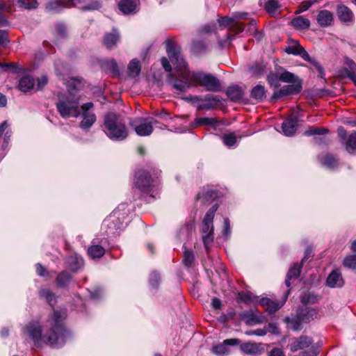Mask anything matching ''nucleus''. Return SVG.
Masks as SVG:
<instances>
[{
  "mask_svg": "<svg viewBox=\"0 0 356 356\" xmlns=\"http://www.w3.org/2000/svg\"><path fill=\"white\" fill-rule=\"evenodd\" d=\"M65 317V311L55 310L44 325L35 321L26 324L22 328V336L31 340L37 348H42L45 346L60 348L65 343L69 335L62 323Z\"/></svg>",
  "mask_w": 356,
  "mask_h": 356,
  "instance_id": "f257e3e1",
  "label": "nucleus"
},
{
  "mask_svg": "<svg viewBox=\"0 0 356 356\" xmlns=\"http://www.w3.org/2000/svg\"><path fill=\"white\" fill-rule=\"evenodd\" d=\"M166 51L170 61L175 66L176 71L175 74H170L168 77V81L172 84L174 88L185 91L193 86L200 85L206 88L207 90H218L220 83L215 76L202 72H191L188 70L179 50L177 49L172 42H167Z\"/></svg>",
  "mask_w": 356,
  "mask_h": 356,
  "instance_id": "f03ea898",
  "label": "nucleus"
},
{
  "mask_svg": "<svg viewBox=\"0 0 356 356\" xmlns=\"http://www.w3.org/2000/svg\"><path fill=\"white\" fill-rule=\"evenodd\" d=\"M77 92V86L73 83V88L69 87L65 92L58 95L56 106L62 118H77L80 115L81 96Z\"/></svg>",
  "mask_w": 356,
  "mask_h": 356,
  "instance_id": "7ed1b4c3",
  "label": "nucleus"
},
{
  "mask_svg": "<svg viewBox=\"0 0 356 356\" xmlns=\"http://www.w3.org/2000/svg\"><path fill=\"white\" fill-rule=\"evenodd\" d=\"M104 131L106 136L113 140H122L128 136V131L122 117L114 113L105 115Z\"/></svg>",
  "mask_w": 356,
  "mask_h": 356,
  "instance_id": "20e7f679",
  "label": "nucleus"
},
{
  "mask_svg": "<svg viewBox=\"0 0 356 356\" xmlns=\"http://www.w3.org/2000/svg\"><path fill=\"white\" fill-rule=\"evenodd\" d=\"M217 209V204L213 205L207 212L201 225L202 241L206 249H208L209 245L213 241L214 227L213 220Z\"/></svg>",
  "mask_w": 356,
  "mask_h": 356,
  "instance_id": "39448f33",
  "label": "nucleus"
},
{
  "mask_svg": "<svg viewBox=\"0 0 356 356\" xmlns=\"http://www.w3.org/2000/svg\"><path fill=\"white\" fill-rule=\"evenodd\" d=\"M197 110H211L218 106L220 98L218 95H207L204 97L200 96H191L187 98Z\"/></svg>",
  "mask_w": 356,
  "mask_h": 356,
  "instance_id": "423d86ee",
  "label": "nucleus"
},
{
  "mask_svg": "<svg viewBox=\"0 0 356 356\" xmlns=\"http://www.w3.org/2000/svg\"><path fill=\"white\" fill-rule=\"evenodd\" d=\"M94 105L92 102H87L81 106L80 115L81 120L79 127L83 131H88L95 124L97 117L92 111Z\"/></svg>",
  "mask_w": 356,
  "mask_h": 356,
  "instance_id": "0eeeda50",
  "label": "nucleus"
},
{
  "mask_svg": "<svg viewBox=\"0 0 356 356\" xmlns=\"http://www.w3.org/2000/svg\"><path fill=\"white\" fill-rule=\"evenodd\" d=\"M286 52L289 54L300 56L305 60H307L314 65L321 74L323 73V67L320 63L315 58L310 57L305 49L299 44L295 43L289 45L286 48Z\"/></svg>",
  "mask_w": 356,
  "mask_h": 356,
  "instance_id": "6e6552de",
  "label": "nucleus"
},
{
  "mask_svg": "<svg viewBox=\"0 0 356 356\" xmlns=\"http://www.w3.org/2000/svg\"><path fill=\"white\" fill-rule=\"evenodd\" d=\"M136 186L144 193H150L154 186L149 173L143 170L136 174Z\"/></svg>",
  "mask_w": 356,
  "mask_h": 356,
  "instance_id": "1a4fd4ad",
  "label": "nucleus"
},
{
  "mask_svg": "<svg viewBox=\"0 0 356 356\" xmlns=\"http://www.w3.org/2000/svg\"><path fill=\"white\" fill-rule=\"evenodd\" d=\"M289 83L290 84L284 86L279 90L275 92L272 98L277 99L283 96L298 94L301 91L302 81L300 80H296V81Z\"/></svg>",
  "mask_w": 356,
  "mask_h": 356,
  "instance_id": "9d476101",
  "label": "nucleus"
},
{
  "mask_svg": "<svg viewBox=\"0 0 356 356\" xmlns=\"http://www.w3.org/2000/svg\"><path fill=\"white\" fill-rule=\"evenodd\" d=\"M82 2L83 0H52L47 3L46 9L50 12H57L63 7L75 6Z\"/></svg>",
  "mask_w": 356,
  "mask_h": 356,
  "instance_id": "9b49d317",
  "label": "nucleus"
},
{
  "mask_svg": "<svg viewBox=\"0 0 356 356\" xmlns=\"http://www.w3.org/2000/svg\"><path fill=\"white\" fill-rule=\"evenodd\" d=\"M156 123L157 121L153 119H140L139 123L135 125L136 133L140 136H149L153 131L152 125Z\"/></svg>",
  "mask_w": 356,
  "mask_h": 356,
  "instance_id": "f8f14e48",
  "label": "nucleus"
},
{
  "mask_svg": "<svg viewBox=\"0 0 356 356\" xmlns=\"http://www.w3.org/2000/svg\"><path fill=\"white\" fill-rule=\"evenodd\" d=\"M239 343L240 340L237 339H225L222 343L214 346L212 348V352L218 356H226L230 353L227 346H236L239 344Z\"/></svg>",
  "mask_w": 356,
  "mask_h": 356,
  "instance_id": "ddd939ff",
  "label": "nucleus"
},
{
  "mask_svg": "<svg viewBox=\"0 0 356 356\" xmlns=\"http://www.w3.org/2000/svg\"><path fill=\"white\" fill-rule=\"evenodd\" d=\"M298 109L293 110L291 118L289 120L282 123V129L283 134L285 136H291L296 132L298 126Z\"/></svg>",
  "mask_w": 356,
  "mask_h": 356,
  "instance_id": "4468645a",
  "label": "nucleus"
},
{
  "mask_svg": "<svg viewBox=\"0 0 356 356\" xmlns=\"http://www.w3.org/2000/svg\"><path fill=\"white\" fill-rule=\"evenodd\" d=\"M139 0H121L118 3L120 10L124 15L134 14L138 11Z\"/></svg>",
  "mask_w": 356,
  "mask_h": 356,
  "instance_id": "2eb2a0df",
  "label": "nucleus"
},
{
  "mask_svg": "<svg viewBox=\"0 0 356 356\" xmlns=\"http://www.w3.org/2000/svg\"><path fill=\"white\" fill-rule=\"evenodd\" d=\"M218 24L220 26H228L236 33H239L244 29L243 24L236 21L234 17H222L218 20Z\"/></svg>",
  "mask_w": 356,
  "mask_h": 356,
  "instance_id": "dca6fc26",
  "label": "nucleus"
},
{
  "mask_svg": "<svg viewBox=\"0 0 356 356\" xmlns=\"http://www.w3.org/2000/svg\"><path fill=\"white\" fill-rule=\"evenodd\" d=\"M289 293V291H288L285 293V295L283 298V300L280 302L272 301L271 300H270L268 298H264L261 299L260 304L262 306H264V307H266V309L269 313H274L276 311H277L279 309H280L281 307L284 304L285 301L287 299Z\"/></svg>",
  "mask_w": 356,
  "mask_h": 356,
  "instance_id": "f3484780",
  "label": "nucleus"
},
{
  "mask_svg": "<svg viewBox=\"0 0 356 356\" xmlns=\"http://www.w3.org/2000/svg\"><path fill=\"white\" fill-rule=\"evenodd\" d=\"M241 350L245 354L257 355L264 352V347L261 343L247 342L241 346Z\"/></svg>",
  "mask_w": 356,
  "mask_h": 356,
  "instance_id": "a211bd4d",
  "label": "nucleus"
},
{
  "mask_svg": "<svg viewBox=\"0 0 356 356\" xmlns=\"http://www.w3.org/2000/svg\"><path fill=\"white\" fill-rule=\"evenodd\" d=\"M326 284L331 288L341 287L343 280L341 273L337 270H333L327 277Z\"/></svg>",
  "mask_w": 356,
  "mask_h": 356,
  "instance_id": "6ab92c4d",
  "label": "nucleus"
},
{
  "mask_svg": "<svg viewBox=\"0 0 356 356\" xmlns=\"http://www.w3.org/2000/svg\"><path fill=\"white\" fill-rule=\"evenodd\" d=\"M312 343V339L307 336H302L299 339L293 341L291 345V351H297L309 347Z\"/></svg>",
  "mask_w": 356,
  "mask_h": 356,
  "instance_id": "aec40b11",
  "label": "nucleus"
},
{
  "mask_svg": "<svg viewBox=\"0 0 356 356\" xmlns=\"http://www.w3.org/2000/svg\"><path fill=\"white\" fill-rule=\"evenodd\" d=\"M316 19L321 26L326 27L331 25L333 15L330 11L323 10L318 13Z\"/></svg>",
  "mask_w": 356,
  "mask_h": 356,
  "instance_id": "412c9836",
  "label": "nucleus"
},
{
  "mask_svg": "<svg viewBox=\"0 0 356 356\" xmlns=\"http://www.w3.org/2000/svg\"><path fill=\"white\" fill-rule=\"evenodd\" d=\"M119 40V33L116 30L113 29L111 33H108L105 35L104 43L107 48L112 49L115 47Z\"/></svg>",
  "mask_w": 356,
  "mask_h": 356,
  "instance_id": "4be33fe9",
  "label": "nucleus"
},
{
  "mask_svg": "<svg viewBox=\"0 0 356 356\" xmlns=\"http://www.w3.org/2000/svg\"><path fill=\"white\" fill-rule=\"evenodd\" d=\"M337 15L339 19L344 22L348 23L353 21V14L352 11L345 6H339L337 8Z\"/></svg>",
  "mask_w": 356,
  "mask_h": 356,
  "instance_id": "5701e85b",
  "label": "nucleus"
},
{
  "mask_svg": "<svg viewBox=\"0 0 356 356\" xmlns=\"http://www.w3.org/2000/svg\"><path fill=\"white\" fill-rule=\"evenodd\" d=\"M67 264L71 270L76 271L83 266V261L81 257L75 254L68 257Z\"/></svg>",
  "mask_w": 356,
  "mask_h": 356,
  "instance_id": "b1692460",
  "label": "nucleus"
},
{
  "mask_svg": "<svg viewBox=\"0 0 356 356\" xmlns=\"http://www.w3.org/2000/svg\"><path fill=\"white\" fill-rule=\"evenodd\" d=\"M226 94L232 101H238L243 98V91L238 86H232L227 89Z\"/></svg>",
  "mask_w": 356,
  "mask_h": 356,
  "instance_id": "393cba45",
  "label": "nucleus"
},
{
  "mask_svg": "<svg viewBox=\"0 0 356 356\" xmlns=\"http://www.w3.org/2000/svg\"><path fill=\"white\" fill-rule=\"evenodd\" d=\"M35 84L34 79L29 75L23 76L19 82V89L24 92H26L33 89Z\"/></svg>",
  "mask_w": 356,
  "mask_h": 356,
  "instance_id": "a878e982",
  "label": "nucleus"
},
{
  "mask_svg": "<svg viewBox=\"0 0 356 356\" xmlns=\"http://www.w3.org/2000/svg\"><path fill=\"white\" fill-rule=\"evenodd\" d=\"M290 24L296 29L303 30L307 29L310 26V22L307 18L302 16H298L293 18Z\"/></svg>",
  "mask_w": 356,
  "mask_h": 356,
  "instance_id": "bb28decb",
  "label": "nucleus"
},
{
  "mask_svg": "<svg viewBox=\"0 0 356 356\" xmlns=\"http://www.w3.org/2000/svg\"><path fill=\"white\" fill-rule=\"evenodd\" d=\"M88 253L92 259L100 258L104 253V248L99 245H96L94 241L92 242V245L88 249Z\"/></svg>",
  "mask_w": 356,
  "mask_h": 356,
  "instance_id": "cd10ccee",
  "label": "nucleus"
},
{
  "mask_svg": "<svg viewBox=\"0 0 356 356\" xmlns=\"http://www.w3.org/2000/svg\"><path fill=\"white\" fill-rule=\"evenodd\" d=\"M264 7L267 13L272 17H277L280 14V6L275 0L266 1Z\"/></svg>",
  "mask_w": 356,
  "mask_h": 356,
  "instance_id": "c85d7f7f",
  "label": "nucleus"
},
{
  "mask_svg": "<svg viewBox=\"0 0 356 356\" xmlns=\"http://www.w3.org/2000/svg\"><path fill=\"white\" fill-rule=\"evenodd\" d=\"M141 70L140 62L137 59H133L128 65V73L129 76L136 77L139 75Z\"/></svg>",
  "mask_w": 356,
  "mask_h": 356,
  "instance_id": "c756f323",
  "label": "nucleus"
},
{
  "mask_svg": "<svg viewBox=\"0 0 356 356\" xmlns=\"http://www.w3.org/2000/svg\"><path fill=\"white\" fill-rule=\"evenodd\" d=\"M286 322L289 324V327L293 330H300L302 328V323H305L300 318V314L298 313V316L295 318H286Z\"/></svg>",
  "mask_w": 356,
  "mask_h": 356,
  "instance_id": "7c9ffc66",
  "label": "nucleus"
},
{
  "mask_svg": "<svg viewBox=\"0 0 356 356\" xmlns=\"http://www.w3.org/2000/svg\"><path fill=\"white\" fill-rule=\"evenodd\" d=\"M301 270V265L298 264H295L293 267H291L287 273V277L285 281V284L286 286H290L291 283L289 280L292 278H297L300 275Z\"/></svg>",
  "mask_w": 356,
  "mask_h": 356,
  "instance_id": "2f4dec72",
  "label": "nucleus"
},
{
  "mask_svg": "<svg viewBox=\"0 0 356 356\" xmlns=\"http://www.w3.org/2000/svg\"><path fill=\"white\" fill-rule=\"evenodd\" d=\"M321 163L327 168H334L338 164V160L331 154H326L321 158Z\"/></svg>",
  "mask_w": 356,
  "mask_h": 356,
  "instance_id": "473e14b6",
  "label": "nucleus"
},
{
  "mask_svg": "<svg viewBox=\"0 0 356 356\" xmlns=\"http://www.w3.org/2000/svg\"><path fill=\"white\" fill-rule=\"evenodd\" d=\"M216 124V121L213 118H197L192 123L191 126L193 127L203 126V125H211L212 127H215Z\"/></svg>",
  "mask_w": 356,
  "mask_h": 356,
  "instance_id": "72a5a7b5",
  "label": "nucleus"
},
{
  "mask_svg": "<svg viewBox=\"0 0 356 356\" xmlns=\"http://www.w3.org/2000/svg\"><path fill=\"white\" fill-rule=\"evenodd\" d=\"M251 97L258 102L261 101L265 97L264 87L261 85L254 87L251 91Z\"/></svg>",
  "mask_w": 356,
  "mask_h": 356,
  "instance_id": "f704fd0d",
  "label": "nucleus"
},
{
  "mask_svg": "<svg viewBox=\"0 0 356 356\" xmlns=\"http://www.w3.org/2000/svg\"><path fill=\"white\" fill-rule=\"evenodd\" d=\"M13 3L19 8L28 10L35 8L38 6L37 0H17L16 3L13 2Z\"/></svg>",
  "mask_w": 356,
  "mask_h": 356,
  "instance_id": "c9c22d12",
  "label": "nucleus"
},
{
  "mask_svg": "<svg viewBox=\"0 0 356 356\" xmlns=\"http://www.w3.org/2000/svg\"><path fill=\"white\" fill-rule=\"evenodd\" d=\"M345 147L349 153H353L356 149V132H353L349 135L345 143Z\"/></svg>",
  "mask_w": 356,
  "mask_h": 356,
  "instance_id": "e433bc0d",
  "label": "nucleus"
},
{
  "mask_svg": "<svg viewBox=\"0 0 356 356\" xmlns=\"http://www.w3.org/2000/svg\"><path fill=\"white\" fill-rule=\"evenodd\" d=\"M299 313L301 319L305 322L309 321L316 316V311L314 308H306L305 310L302 309Z\"/></svg>",
  "mask_w": 356,
  "mask_h": 356,
  "instance_id": "4c0bfd02",
  "label": "nucleus"
},
{
  "mask_svg": "<svg viewBox=\"0 0 356 356\" xmlns=\"http://www.w3.org/2000/svg\"><path fill=\"white\" fill-rule=\"evenodd\" d=\"M222 139L223 143L229 147L234 146L236 143V136L234 133L232 132L225 134L222 136Z\"/></svg>",
  "mask_w": 356,
  "mask_h": 356,
  "instance_id": "58836bf2",
  "label": "nucleus"
},
{
  "mask_svg": "<svg viewBox=\"0 0 356 356\" xmlns=\"http://www.w3.org/2000/svg\"><path fill=\"white\" fill-rule=\"evenodd\" d=\"M279 79L282 82H286L289 83L294 82L296 80H300L297 76L287 71H284L282 73H281L279 76Z\"/></svg>",
  "mask_w": 356,
  "mask_h": 356,
  "instance_id": "ea45409f",
  "label": "nucleus"
},
{
  "mask_svg": "<svg viewBox=\"0 0 356 356\" xmlns=\"http://www.w3.org/2000/svg\"><path fill=\"white\" fill-rule=\"evenodd\" d=\"M70 280L71 276L68 273L62 272L56 278L57 284L60 286H65Z\"/></svg>",
  "mask_w": 356,
  "mask_h": 356,
  "instance_id": "a19ab883",
  "label": "nucleus"
},
{
  "mask_svg": "<svg viewBox=\"0 0 356 356\" xmlns=\"http://www.w3.org/2000/svg\"><path fill=\"white\" fill-rule=\"evenodd\" d=\"M318 296L310 293H305L301 296V302L303 304H314L318 302Z\"/></svg>",
  "mask_w": 356,
  "mask_h": 356,
  "instance_id": "79ce46f5",
  "label": "nucleus"
},
{
  "mask_svg": "<svg viewBox=\"0 0 356 356\" xmlns=\"http://www.w3.org/2000/svg\"><path fill=\"white\" fill-rule=\"evenodd\" d=\"M102 6V2L99 0H93L91 1L88 4L81 7V9L84 11L87 10H98Z\"/></svg>",
  "mask_w": 356,
  "mask_h": 356,
  "instance_id": "37998d69",
  "label": "nucleus"
},
{
  "mask_svg": "<svg viewBox=\"0 0 356 356\" xmlns=\"http://www.w3.org/2000/svg\"><path fill=\"white\" fill-rule=\"evenodd\" d=\"M40 296L46 299V300L51 305L54 300V295L47 289H43L40 291Z\"/></svg>",
  "mask_w": 356,
  "mask_h": 356,
  "instance_id": "c03bdc74",
  "label": "nucleus"
},
{
  "mask_svg": "<svg viewBox=\"0 0 356 356\" xmlns=\"http://www.w3.org/2000/svg\"><path fill=\"white\" fill-rule=\"evenodd\" d=\"M343 264L348 268L353 269L356 268V255H350L346 257L343 261Z\"/></svg>",
  "mask_w": 356,
  "mask_h": 356,
  "instance_id": "a18cd8bd",
  "label": "nucleus"
},
{
  "mask_svg": "<svg viewBox=\"0 0 356 356\" xmlns=\"http://www.w3.org/2000/svg\"><path fill=\"white\" fill-rule=\"evenodd\" d=\"M194 260V255L192 252L186 250L184 252L183 261L186 266H191Z\"/></svg>",
  "mask_w": 356,
  "mask_h": 356,
  "instance_id": "49530a36",
  "label": "nucleus"
},
{
  "mask_svg": "<svg viewBox=\"0 0 356 356\" xmlns=\"http://www.w3.org/2000/svg\"><path fill=\"white\" fill-rule=\"evenodd\" d=\"M266 333H267V330H266L265 329H261V328H259V329H256V330H248L245 332V334L248 336H251V335L264 336L266 334Z\"/></svg>",
  "mask_w": 356,
  "mask_h": 356,
  "instance_id": "de8ad7c7",
  "label": "nucleus"
},
{
  "mask_svg": "<svg viewBox=\"0 0 356 356\" xmlns=\"http://www.w3.org/2000/svg\"><path fill=\"white\" fill-rule=\"evenodd\" d=\"M159 281L160 276L157 273L154 272L151 273L149 277V282L153 287H156L159 284Z\"/></svg>",
  "mask_w": 356,
  "mask_h": 356,
  "instance_id": "09e8293b",
  "label": "nucleus"
},
{
  "mask_svg": "<svg viewBox=\"0 0 356 356\" xmlns=\"http://www.w3.org/2000/svg\"><path fill=\"white\" fill-rule=\"evenodd\" d=\"M231 232L230 222L228 218L224 219V228L222 231V234L225 238H227Z\"/></svg>",
  "mask_w": 356,
  "mask_h": 356,
  "instance_id": "8fccbe9b",
  "label": "nucleus"
},
{
  "mask_svg": "<svg viewBox=\"0 0 356 356\" xmlns=\"http://www.w3.org/2000/svg\"><path fill=\"white\" fill-rule=\"evenodd\" d=\"M48 82V79L46 75H42L38 79L37 88L38 90L42 89Z\"/></svg>",
  "mask_w": 356,
  "mask_h": 356,
  "instance_id": "3c124183",
  "label": "nucleus"
},
{
  "mask_svg": "<svg viewBox=\"0 0 356 356\" xmlns=\"http://www.w3.org/2000/svg\"><path fill=\"white\" fill-rule=\"evenodd\" d=\"M264 329L267 330V332H270L272 334L278 333V327L277 324L275 323L268 324Z\"/></svg>",
  "mask_w": 356,
  "mask_h": 356,
  "instance_id": "603ef678",
  "label": "nucleus"
},
{
  "mask_svg": "<svg viewBox=\"0 0 356 356\" xmlns=\"http://www.w3.org/2000/svg\"><path fill=\"white\" fill-rule=\"evenodd\" d=\"M8 42L7 33L4 31H0V44L6 45Z\"/></svg>",
  "mask_w": 356,
  "mask_h": 356,
  "instance_id": "864d4df0",
  "label": "nucleus"
},
{
  "mask_svg": "<svg viewBox=\"0 0 356 356\" xmlns=\"http://www.w3.org/2000/svg\"><path fill=\"white\" fill-rule=\"evenodd\" d=\"M161 64L166 72H170L172 70L171 65L168 58H162Z\"/></svg>",
  "mask_w": 356,
  "mask_h": 356,
  "instance_id": "5fc2aeb1",
  "label": "nucleus"
},
{
  "mask_svg": "<svg viewBox=\"0 0 356 356\" xmlns=\"http://www.w3.org/2000/svg\"><path fill=\"white\" fill-rule=\"evenodd\" d=\"M251 320L254 324H261L266 321L265 318L262 316H252Z\"/></svg>",
  "mask_w": 356,
  "mask_h": 356,
  "instance_id": "6e6d98bb",
  "label": "nucleus"
},
{
  "mask_svg": "<svg viewBox=\"0 0 356 356\" xmlns=\"http://www.w3.org/2000/svg\"><path fill=\"white\" fill-rule=\"evenodd\" d=\"M9 129V125L7 121L3 122L0 124V137L3 136V134L6 133V131Z\"/></svg>",
  "mask_w": 356,
  "mask_h": 356,
  "instance_id": "4d7b16f0",
  "label": "nucleus"
},
{
  "mask_svg": "<svg viewBox=\"0 0 356 356\" xmlns=\"http://www.w3.org/2000/svg\"><path fill=\"white\" fill-rule=\"evenodd\" d=\"M269 356H284L283 351L280 348H273L270 353Z\"/></svg>",
  "mask_w": 356,
  "mask_h": 356,
  "instance_id": "13d9d810",
  "label": "nucleus"
},
{
  "mask_svg": "<svg viewBox=\"0 0 356 356\" xmlns=\"http://www.w3.org/2000/svg\"><path fill=\"white\" fill-rule=\"evenodd\" d=\"M337 134L339 137L342 140H345L346 138V131L343 127H339L337 129Z\"/></svg>",
  "mask_w": 356,
  "mask_h": 356,
  "instance_id": "bf43d9fd",
  "label": "nucleus"
},
{
  "mask_svg": "<svg viewBox=\"0 0 356 356\" xmlns=\"http://www.w3.org/2000/svg\"><path fill=\"white\" fill-rule=\"evenodd\" d=\"M109 66L111 67V69L113 74H116L118 72V65L116 62L114 60H111L108 63Z\"/></svg>",
  "mask_w": 356,
  "mask_h": 356,
  "instance_id": "052dcab7",
  "label": "nucleus"
},
{
  "mask_svg": "<svg viewBox=\"0 0 356 356\" xmlns=\"http://www.w3.org/2000/svg\"><path fill=\"white\" fill-rule=\"evenodd\" d=\"M10 136L11 131H10V129H8L4 134V144L3 145V148H6V145L9 142Z\"/></svg>",
  "mask_w": 356,
  "mask_h": 356,
  "instance_id": "680f3d73",
  "label": "nucleus"
},
{
  "mask_svg": "<svg viewBox=\"0 0 356 356\" xmlns=\"http://www.w3.org/2000/svg\"><path fill=\"white\" fill-rule=\"evenodd\" d=\"M36 271H37V273L40 275V276H44V271H45V269L44 268V267L42 266H41L40 264H37L36 265Z\"/></svg>",
  "mask_w": 356,
  "mask_h": 356,
  "instance_id": "e2e57ef3",
  "label": "nucleus"
},
{
  "mask_svg": "<svg viewBox=\"0 0 356 356\" xmlns=\"http://www.w3.org/2000/svg\"><path fill=\"white\" fill-rule=\"evenodd\" d=\"M211 304H212V306H213V308L219 309L220 307V305H221V302L218 298H214L212 299Z\"/></svg>",
  "mask_w": 356,
  "mask_h": 356,
  "instance_id": "0e129e2a",
  "label": "nucleus"
},
{
  "mask_svg": "<svg viewBox=\"0 0 356 356\" xmlns=\"http://www.w3.org/2000/svg\"><path fill=\"white\" fill-rule=\"evenodd\" d=\"M8 24V21L6 17L0 13V26H4Z\"/></svg>",
  "mask_w": 356,
  "mask_h": 356,
  "instance_id": "69168bd1",
  "label": "nucleus"
},
{
  "mask_svg": "<svg viewBox=\"0 0 356 356\" xmlns=\"http://www.w3.org/2000/svg\"><path fill=\"white\" fill-rule=\"evenodd\" d=\"M314 130H316L315 134L316 135H323L327 132V129L319 128V127H314Z\"/></svg>",
  "mask_w": 356,
  "mask_h": 356,
  "instance_id": "338daca9",
  "label": "nucleus"
},
{
  "mask_svg": "<svg viewBox=\"0 0 356 356\" xmlns=\"http://www.w3.org/2000/svg\"><path fill=\"white\" fill-rule=\"evenodd\" d=\"M7 103V99L5 95L0 93V106H5Z\"/></svg>",
  "mask_w": 356,
  "mask_h": 356,
  "instance_id": "774afa93",
  "label": "nucleus"
}]
</instances>
